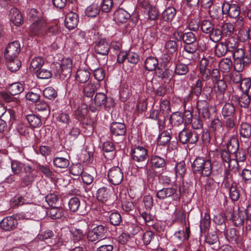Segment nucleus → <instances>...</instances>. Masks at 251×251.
I'll return each instance as SVG.
<instances>
[{
    "label": "nucleus",
    "instance_id": "obj_46",
    "mask_svg": "<svg viewBox=\"0 0 251 251\" xmlns=\"http://www.w3.org/2000/svg\"><path fill=\"white\" fill-rule=\"evenodd\" d=\"M96 85L92 82L87 83L83 88L84 95L88 98L92 97L97 90Z\"/></svg>",
    "mask_w": 251,
    "mask_h": 251
},
{
    "label": "nucleus",
    "instance_id": "obj_40",
    "mask_svg": "<svg viewBox=\"0 0 251 251\" xmlns=\"http://www.w3.org/2000/svg\"><path fill=\"white\" fill-rule=\"evenodd\" d=\"M215 84L214 86L216 92L219 95L224 94L227 88V85L223 78L218 79L217 81H215Z\"/></svg>",
    "mask_w": 251,
    "mask_h": 251
},
{
    "label": "nucleus",
    "instance_id": "obj_13",
    "mask_svg": "<svg viewBox=\"0 0 251 251\" xmlns=\"http://www.w3.org/2000/svg\"><path fill=\"white\" fill-rule=\"evenodd\" d=\"M21 51V45L19 41H14L9 43L7 46L5 52L4 57H17Z\"/></svg>",
    "mask_w": 251,
    "mask_h": 251
},
{
    "label": "nucleus",
    "instance_id": "obj_35",
    "mask_svg": "<svg viewBox=\"0 0 251 251\" xmlns=\"http://www.w3.org/2000/svg\"><path fill=\"white\" fill-rule=\"evenodd\" d=\"M239 143L237 138H232L228 142L227 144V151L230 154L233 155L239 150Z\"/></svg>",
    "mask_w": 251,
    "mask_h": 251
},
{
    "label": "nucleus",
    "instance_id": "obj_53",
    "mask_svg": "<svg viewBox=\"0 0 251 251\" xmlns=\"http://www.w3.org/2000/svg\"><path fill=\"white\" fill-rule=\"evenodd\" d=\"M54 165L60 168H66L69 165V160L64 157H55L53 161Z\"/></svg>",
    "mask_w": 251,
    "mask_h": 251
},
{
    "label": "nucleus",
    "instance_id": "obj_19",
    "mask_svg": "<svg viewBox=\"0 0 251 251\" xmlns=\"http://www.w3.org/2000/svg\"><path fill=\"white\" fill-rule=\"evenodd\" d=\"M78 23V15L73 12H70L67 14L65 19V25L69 30L76 27Z\"/></svg>",
    "mask_w": 251,
    "mask_h": 251
},
{
    "label": "nucleus",
    "instance_id": "obj_47",
    "mask_svg": "<svg viewBox=\"0 0 251 251\" xmlns=\"http://www.w3.org/2000/svg\"><path fill=\"white\" fill-rule=\"evenodd\" d=\"M176 14V10L173 7H169L162 13V16L165 21H171Z\"/></svg>",
    "mask_w": 251,
    "mask_h": 251
},
{
    "label": "nucleus",
    "instance_id": "obj_22",
    "mask_svg": "<svg viewBox=\"0 0 251 251\" xmlns=\"http://www.w3.org/2000/svg\"><path fill=\"white\" fill-rule=\"evenodd\" d=\"M131 15L122 8H119L114 13V20L117 23L126 22L130 18Z\"/></svg>",
    "mask_w": 251,
    "mask_h": 251
},
{
    "label": "nucleus",
    "instance_id": "obj_21",
    "mask_svg": "<svg viewBox=\"0 0 251 251\" xmlns=\"http://www.w3.org/2000/svg\"><path fill=\"white\" fill-rule=\"evenodd\" d=\"M46 22L45 20H40L39 21L33 22L30 26V31L33 35H39L41 34L46 26Z\"/></svg>",
    "mask_w": 251,
    "mask_h": 251
},
{
    "label": "nucleus",
    "instance_id": "obj_42",
    "mask_svg": "<svg viewBox=\"0 0 251 251\" xmlns=\"http://www.w3.org/2000/svg\"><path fill=\"white\" fill-rule=\"evenodd\" d=\"M11 167L14 175H18L22 173L24 169V164L17 160H11Z\"/></svg>",
    "mask_w": 251,
    "mask_h": 251
},
{
    "label": "nucleus",
    "instance_id": "obj_32",
    "mask_svg": "<svg viewBox=\"0 0 251 251\" xmlns=\"http://www.w3.org/2000/svg\"><path fill=\"white\" fill-rule=\"evenodd\" d=\"M47 215L52 219H59L64 215V210L62 208L52 207L48 210Z\"/></svg>",
    "mask_w": 251,
    "mask_h": 251
},
{
    "label": "nucleus",
    "instance_id": "obj_49",
    "mask_svg": "<svg viewBox=\"0 0 251 251\" xmlns=\"http://www.w3.org/2000/svg\"><path fill=\"white\" fill-rule=\"evenodd\" d=\"M178 45L177 42L174 40L167 41L165 45V49L170 54H172L177 51Z\"/></svg>",
    "mask_w": 251,
    "mask_h": 251
},
{
    "label": "nucleus",
    "instance_id": "obj_17",
    "mask_svg": "<svg viewBox=\"0 0 251 251\" xmlns=\"http://www.w3.org/2000/svg\"><path fill=\"white\" fill-rule=\"evenodd\" d=\"M177 192V186L163 188L158 190L156 196L160 200H163L173 197Z\"/></svg>",
    "mask_w": 251,
    "mask_h": 251
},
{
    "label": "nucleus",
    "instance_id": "obj_39",
    "mask_svg": "<svg viewBox=\"0 0 251 251\" xmlns=\"http://www.w3.org/2000/svg\"><path fill=\"white\" fill-rule=\"evenodd\" d=\"M100 6L97 4L93 3L87 7L85 10L86 15L89 17H95L100 13Z\"/></svg>",
    "mask_w": 251,
    "mask_h": 251
},
{
    "label": "nucleus",
    "instance_id": "obj_28",
    "mask_svg": "<svg viewBox=\"0 0 251 251\" xmlns=\"http://www.w3.org/2000/svg\"><path fill=\"white\" fill-rule=\"evenodd\" d=\"M205 241L209 245H214L212 248L213 250H216L220 247L219 238L216 232L209 233L206 236Z\"/></svg>",
    "mask_w": 251,
    "mask_h": 251
},
{
    "label": "nucleus",
    "instance_id": "obj_8",
    "mask_svg": "<svg viewBox=\"0 0 251 251\" xmlns=\"http://www.w3.org/2000/svg\"><path fill=\"white\" fill-rule=\"evenodd\" d=\"M144 208L139 209L141 216L147 224L152 220V216L150 214V210L153 206V199L151 195H146L143 198Z\"/></svg>",
    "mask_w": 251,
    "mask_h": 251
},
{
    "label": "nucleus",
    "instance_id": "obj_4",
    "mask_svg": "<svg viewBox=\"0 0 251 251\" xmlns=\"http://www.w3.org/2000/svg\"><path fill=\"white\" fill-rule=\"evenodd\" d=\"M192 169L194 173L207 176L211 173L212 166L211 161L203 157H198L194 161Z\"/></svg>",
    "mask_w": 251,
    "mask_h": 251
},
{
    "label": "nucleus",
    "instance_id": "obj_30",
    "mask_svg": "<svg viewBox=\"0 0 251 251\" xmlns=\"http://www.w3.org/2000/svg\"><path fill=\"white\" fill-rule=\"evenodd\" d=\"M228 52L225 42H219L215 47L214 53L218 57L225 56Z\"/></svg>",
    "mask_w": 251,
    "mask_h": 251
},
{
    "label": "nucleus",
    "instance_id": "obj_2",
    "mask_svg": "<svg viewBox=\"0 0 251 251\" xmlns=\"http://www.w3.org/2000/svg\"><path fill=\"white\" fill-rule=\"evenodd\" d=\"M72 62L70 58L62 60L61 63L56 62L52 65V69L55 75L61 79L68 78L71 76Z\"/></svg>",
    "mask_w": 251,
    "mask_h": 251
},
{
    "label": "nucleus",
    "instance_id": "obj_36",
    "mask_svg": "<svg viewBox=\"0 0 251 251\" xmlns=\"http://www.w3.org/2000/svg\"><path fill=\"white\" fill-rule=\"evenodd\" d=\"M171 130L162 131L158 138V144L161 146H165L168 144L171 139Z\"/></svg>",
    "mask_w": 251,
    "mask_h": 251
},
{
    "label": "nucleus",
    "instance_id": "obj_7",
    "mask_svg": "<svg viewBox=\"0 0 251 251\" xmlns=\"http://www.w3.org/2000/svg\"><path fill=\"white\" fill-rule=\"evenodd\" d=\"M178 139L183 144H194L199 140V134L194 129L184 128L179 132Z\"/></svg>",
    "mask_w": 251,
    "mask_h": 251
},
{
    "label": "nucleus",
    "instance_id": "obj_54",
    "mask_svg": "<svg viewBox=\"0 0 251 251\" xmlns=\"http://www.w3.org/2000/svg\"><path fill=\"white\" fill-rule=\"evenodd\" d=\"M210 225V217L208 213L204 214V217L201 220L200 229L201 232H205L208 229Z\"/></svg>",
    "mask_w": 251,
    "mask_h": 251
},
{
    "label": "nucleus",
    "instance_id": "obj_56",
    "mask_svg": "<svg viewBox=\"0 0 251 251\" xmlns=\"http://www.w3.org/2000/svg\"><path fill=\"white\" fill-rule=\"evenodd\" d=\"M171 122L175 126H179L183 122V115L180 113L176 112L172 114L171 117Z\"/></svg>",
    "mask_w": 251,
    "mask_h": 251
},
{
    "label": "nucleus",
    "instance_id": "obj_61",
    "mask_svg": "<svg viewBox=\"0 0 251 251\" xmlns=\"http://www.w3.org/2000/svg\"><path fill=\"white\" fill-rule=\"evenodd\" d=\"M190 234V230L189 226H186L185 231L184 230H179L175 233V236L177 239L183 241L187 239L189 237Z\"/></svg>",
    "mask_w": 251,
    "mask_h": 251
},
{
    "label": "nucleus",
    "instance_id": "obj_29",
    "mask_svg": "<svg viewBox=\"0 0 251 251\" xmlns=\"http://www.w3.org/2000/svg\"><path fill=\"white\" fill-rule=\"evenodd\" d=\"M90 73L86 69H78L75 74V79L79 83L86 82L90 78Z\"/></svg>",
    "mask_w": 251,
    "mask_h": 251
},
{
    "label": "nucleus",
    "instance_id": "obj_48",
    "mask_svg": "<svg viewBox=\"0 0 251 251\" xmlns=\"http://www.w3.org/2000/svg\"><path fill=\"white\" fill-rule=\"evenodd\" d=\"M189 69L187 65L179 63L176 65L175 74L178 75H184L189 72Z\"/></svg>",
    "mask_w": 251,
    "mask_h": 251
},
{
    "label": "nucleus",
    "instance_id": "obj_18",
    "mask_svg": "<svg viewBox=\"0 0 251 251\" xmlns=\"http://www.w3.org/2000/svg\"><path fill=\"white\" fill-rule=\"evenodd\" d=\"M111 134L115 136H124L126 133V126L124 123L113 122L110 126Z\"/></svg>",
    "mask_w": 251,
    "mask_h": 251
},
{
    "label": "nucleus",
    "instance_id": "obj_23",
    "mask_svg": "<svg viewBox=\"0 0 251 251\" xmlns=\"http://www.w3.org/2000/svg\"><path fill=\"white\" fill-rule=\"evenodd\" d=\"M231 219L236 226L242 225L246 219V213L244 209L239 208L237 211H234L231 215Z\"/></svg>",
    "mask_w": 251,
    "mask_h": 251
},
{
    "label": "nucleus",
    "instance_id": "obj_1",
    "mask_svg": "<svg viewBox=\"0 0 251 251\" xmlns=\"http://www.w3.org/2000/svg\"><path fill=\"white\" fill-rule=\"evenodd\" d=\"M234 59V68L238 71H243L251 63V54H245L241 46L231 53Z\"/></svg>",
    "mask_w": 251,
    "mask_h": 251
},
{
    "label": "nucleus",
    "instance_id": "obj_43",
    "mask_svg": "<svg viewBox=\"0 0 251 251\" xmlns=\"http://www.w3.org/2000/svg\"><path fill=\"white\" fill-rule=\"evenodd\" d=\"M44 61L43 59L40 57H35L32 59L30 62V70L31 72H35L39 69L44 64Z\"/></svg>",
    "mask_w": 251,
    "mask_h": 251
},
{
    "label": "nucleus",
    "instance_id": "obj_27",
    "mask_svg": "<svg viewBox=\"0 0 251 251\" xmlns=\"http://www.w3.org/2000/svg\"><path fill=\"white\" fill-rule=\"evenodd\" d=\"M9 17L11 22L15 25H19L23 22L22 16L20 12L16 8H12L10 9Z\"/></svg>",
    "mask_w": 251,
    "mask_h": 251
},
{
    "label": "nucleus",
    "instance_id": "obj_51",
    "mask_svg": "<svg viewBox=\"0 0 251 251\" xmlns=\"http://www.w3.org/2000/svg\"><path fill=\"white\" fill-rule=\"evenodd\" d=\"M70 210L72 212H76L81 208L80 201L78 198H71L68 203Z\"/></svg>",
    "mask_w": 251,
    "mask_h": 251
},
{
    "label": "nucleus",
    "instance_id": "obj_64",
    "mask_svg": "<svg viewBox=\"0 0 251 251\" xmlns=\"http://www.w3.org/2000/svg\"><path fill=\"white\" fill-rule=\"evenodd\" d=\"M43 94L45 98L49 100L54 99L57 96L56 90L51 87L45 88L43 92Z\"/></svg>",
    "mask_w": 251,
    "mask_h": 251
},
{
    "label": "nucleus",
    "instance_id": "obj_45",
    "mask_svg": "<svg viewBox=\"0 0 251 251\" xmlns=\"http://www.w3.org/2000/svg\"><path fill=\"white\" fill-rule=\"evenodd\" d=\"M8 89L11 95L15 96L22 93L24 88L23 84L19 82H15L11 84Z\"/></svg>",
    "mask_w": 251,
    "mask_h": 251
},
{
    "label": "nucleus",
    "instance_id": "obj_52",
    "mask_svg": "<svg viewBox=\"0 0 251 251\" xmlns=\"http://www.w3.org/2000/svg\"><path fill=\"white\" fill-rule=\"evenodd\" d=\"M241 90L243 93H245L251 99V83L250 78H244L241 83Z\"/></svg>",
    "mask_w": 251,
    "mask_h": 251
},
{
    "label": "nucleus",
    "instance_id": "obj_6",
    "mask_svg": "<svg viewBox=\"0 0 251 251\" xmlns=\"http://www.w3.org/2000/svg\"><path fill=\"white\" fill-rule=\"evenodd\" d=\"M41 211L43 209L40 206L30 203L26 206L25 211L20 213L19 216L22 219L35 220L40 218Z\"/></svg>",
    "mask_w": 251,
    "mask_h": 251
},
{
    "label": "nucleus",
    "instance_id": "obj_44",
    "mask_svg": "<svg viewBox=\"0 0 251 251\" xmlns=\"http://www.w3.org/2000/svg\"><path fill=\"white\" fill-rule=\"evenodd\" d=\"M225 43L227 46L228 51L231 53H232L242 46L236 39L233 38L228 39Z\"/></svg>",
    "mask_w": 251,
    "mask_h": 251
},
{
    "label": "nucleus",
    "instance_id": "obj_5",
    "mask_svg": "<svg viewBox=\"0 0 251 251\" xmlns=\"http://www.w3.org/2000/svg\"><path fill=\"white\" fill-rule=\"evenodd\" d=\"M214 60L213 57L208 55L203 56L201 59L199 66V76L203 81L210 79V71L213 67Z\"/></svg>",
    "mask_w": 251,
    "mask_h": 251
},
{
    "label": "nucleus",
    "instance_id": "obj_63",
    "mask_svg": "<svg viewBox=\"0 0 251 251\" xmlns=\"http://www.w3.org/2000/svg\"><path fill=\"white\" fill-rule=\"evenodd\" d=\"M37 76L40 79H49L52 76V73L47 69H39L36 71Z\"/></svg>",
    "mask_w": 251,
    "mask_h": 251
},
{
    "label": "nucleus",
    "instance_id": "obj_38",
    "mask_svg": "<svg viewBox=\"0 0 251 251\" xmlns=\"http://www.w3.org/2000/svg\"><path fill=\"white\" fill-rule=\"evenodd\" d=\"M235 107L231 103H226L223 107L222 113L224 117H231L234 115Z\"/></svg>",
    "mask_w": 251,
    "mask_h": 251
},
{
    "label": "nucleus",
    "instance_id": "obj_16",
    "mask_svg": "<svg viewBox=\"0 0 251 251\" xmlns=\"http://www.w3.org/2000/svg\"><path fill=\"white\" fill-rule=\"evenodd\" d=\"M18 225V222L16 218L12 216L4 218L0 222V226L5 231H11L15 229Z\"/></svg>",
    "mask_w": 251,
    "mask_h": 251
},
{
    "label": "nucleus",
    "instance_id": "obj_60",
    "mask_svg": "<svg viewBox=\"0 0 251 251\" xmlns=\"http://www.w3.org/2000/svg\"><path fill=\"white\" fill-rule=\"evenodd\" d=\"M251 101L250 97L245 93H243L238 99V103L241 107L247 108L249 106Z\"/></svg>",
    "mask_w": 251,
    "mask_h": 251
},
{
    "label": "nucleus",
    "instance_id": "obj_25",
    "mask_svg": "<svg viewBox=\"0 0 251 251\" xmlns=\"http://www.w3.org/2000/svg\"><path fill=\"white\" fill-rule=\"evenodd\" d=\"M226 236L229 242L236 244L239 246L242 245V238L237 234L236 230L235 228H232L227 229L226 232Z\"/></svg>",
    "mask_w": 251,
    "mask_h": 251
},
{
    "label": "nucleus",
    "instance_id": "obj_14",
    "mask_svg": "<svg viewBox=\"0 0 251 251\" xmlns=\"http://www.w3.org/2000/svg\"><path fill=\"white\" fill-rule=\"evenodd\" d=\"M94 50L97 54L107 58L110 50V45L105 39H100L95 43Z\"/></svg>",
    "mask_w": 251,
    "mask_h": 251
},
{
    "label": "nucleus",
    "instance_id": "obj_55",
    "mask_svg": "<svg viewBox=\"0 0 251 251\" xmlns=\"http://www.w3.org/2000/svg\"><path fill=\"white\" fill-rule=\"evenodd\" d=\"M215 27L214 24L209 20H203L201 25V28L202 31L208 34Z\"/></svg>",
    "mask_w": 251,
    "mask_h": 251
},
{
    "label": "nucleus",
    "instance_id": "obj_10",
    "mask_svg": "<svg viewBox=\"0 0 251 251\" xmlns=\"http://www.w3.org/2000/svg\"><path fill=\"white\" fill-rule=\"evenodd\" d=\"M106 232V229L105 226L99 225L87 232V238L90 242L101 240L104 238Z\"/></svg>",
    "mask_w": 251,
    "mask_h": 251
},
{
    "label": "nucleus",
    "instance_id": "obj_50",
    "mask_svg": "<svg viewBox=\"0 0 251 251\" xmlns=\"http://www.w3.org/2000/svg\"><path fill=\"white\" fill-rule=\"evenodd\" d=\"M109 197L108 190L106 187H102L97 191V198L102 202L106 201Z\"/></svg>",
    "mask_w": 251,
    "mask_h": 251
},
{
    "label": "nucleus",
    "instance_id": "obj_20",
    "mask_svg": "<svg viewBox=\"0 0 251 251\" xmlns=\"http://www.w3.org/2000/svg\"><path fill=\"white\" fill-rule=\"evenodd\" d=\"M197 108L200 114L205 119H209L211 117L208 102L206 100H200L197 102Z\"/></svg>",
    "mask_w": 251,
    "mask_h": 251
},
{
    "label": "nucleus",
    "instance_id": "obj_58",
    "mask_svg": "<svg viewBox=\"0 0 251 251\" xmlns=\"http://www.w3.org/2000/svg\"><path fill=\"white\" fill-rule=\"evenodd\" d=\"M175 220L181 223L182 224H186L185 214L183 210L176 209L174 212Z\"/></svg>",
    "mask_w": 251,
    "mask_h": 251
},
{
    "label": "nucleus",
    "instance_id": "obj_9",
    "mask_svg": "<svg viewBox=\"0 0 251 251\" xmlns=\"http://www.w3.org/2000/svg\"><path fill=\"white\" fill-rule=\"evenodd\" d=\"M222 12L223 15L236 19L240 15V7L236 3L224 1L222 5Z\"/></svg>",
    "mask_w": 251,
    "mask_h": 251
},
{
    "label": "nucleus",
    "instance_id": "obj_41",
    "mask_svg": "<svg viewBox=\"0 0 251 251\" xmlns=\"http://www.w3.org/2000/svg\"><path fill=\"white\" fill-rule=\"evenodd\" d=\"M222 30L215 27L208 34L210 40L215 43L220 41L222 39Z\"/></svg>",
    "mask_w": 251,
    "mask_h": 251
},
{
    "label": "nucleus",
    "instance_id": "obj_15",
    "mask_svg": "<svg viewBox=\"0 0 251 251\" xmlns=\"http://www.w3.org/2000/svg\"><path fill=\"white\" fill-rule=\"evenodd\" d=\"M240 140L246 142L251 137V125L247 122H242L239 128Z\"/></svg>",
    "mask_w": 251,
    "mask_h": 251
},
{
    "label": "nucleus",
    "instance_id": "obj_26",
    "mask_svg": "<svg viewBox=\"0 0 251 251\" xmlns=\"http://www.w3.org/2000/svg\"><path fill=\"white\" fill-rule=\"evenodd\" d=\"M221 154L223 160L227 163L229 169H233L237 165L236 161L233 159L232 155L228 151L223 150Z\"/></svg>",
    "mask_w": 251,
    "mask_h": 251
},
{
    "label": "nucleus",
    "instance_id": "obj_11",
    "mask_svg": "<svg viewBox=\"0 0 251 251\" xmlns=\"http://www.w3.org/2000/svg\"><path fill=\"white\" fill-rule=\"evenodd\" d=\"M107 176L110 183L114 185H118L123 180L124 174L119 167H114L109 170Z\"/></svg>",
    "mask_w": 251,
    "mask_h": 251
},
{
    "label": "nucleus",
    "instance_id": "obj_59",
    "mask_svg": "<svg viewBox=\"0 0 251 251\" xmlns=\"http://www.w3.org/2000/svg\"><path fill=\"white\" fill-rule=\"evenodd\" d=\"M222 33L226 36L232 35L234 32V25L231 23H226L224 24L222 26Z\"/></svg>",
    "mask_w": 251,
    "mask_h": 251
},
{
    "label": "nucleus",
    "instance_id": "obj_33",
    "mask_svg": "<svg viewBox=\"0 0 251 251\" xmlns=\"http://www.w3.org/2000/svg\"><path fill=\"white\" fill-rule=\"evenodd\" d=\"M26 118L32 128L39 127L42 126V121L40 117L36 115H27Z\"/></svg>",
    "mask_w": 251,
    "mask_h": 251
},
{
    "label": "nucleus",
    "instance_id": "obj_24",
    "mask_svg": "<svg viewBox=\"0 0 251 251\" xmlns=\"http://www.w3.org/2000/svg\"><path fill=\"white\" fill-rule=\"evenodd\" d=\"M8 69L11 72L18 71L21 67V61L17 57H4Z\"/></svg>",
    "mask_w": 251,
    "mask_h": 251
},
{
    "label": "nucleus",
    "instance_id": "obj_37",
    "mask_svg": "<svg viewBox=\"0 0 251 251\" xmlns=\"http://www.w3.org/2000/svg\"><path fill=\"white\" fill-rule=\"evenodd\" d=\"M219 66L223 72H228L232 67V62L230 58H224L219 62Z\"/></svg>",
    "mask_w": 251,
    "mask_h": 251
},
{
    "label": "nucleus",
    "instance_id": "obj_31",
    "mask_svg": "<svg viewBox=\"0 0 251 251\" xmlns=\"http://www.w3.org/2000/svg\"><path fill=\"white\" fill-rule=\"evenodd\" d=\"M151 163L154 168H164L166 166V161L163 157L156 155H152Z\"/></svg>",
    "mask_w": 251,
    "mask_h": 251
},
{
    "label": "nucleus",
    "instance_id": "obj_3",
    "mask_svg": "<svg viewBox=\"0 0 251 251\" xmlns=\"http://www.w3.org/2000/svg\"><path fill=\"white\" fill-rule=\"evenodd\" d=\"M131 158L135 166L139 168L146 167L148 164V151L143 147L138 146L132 149Z\"/></svg>",
    "mask_w": 251,
    "mask_h": 251
},
{
    "label": "nucleus",
    "instance_id": "obj_57",
    "mask_svg": "<svg viewBox=\"0 0 251 251\" xmlns=\"http://www.w3.org/2000/svg\"><path fill=\"white\" fill-rule=\"evenodd\" d=\"M70 172L74 176H81L83 173V167L80 163L73 164L70 168Z\"/></svg>",
    "mask_w": 251,
    "mask_h": 251
},
{
    "label": "nucleus",
    "instance_id": "obj_62",
    "mask_svg": "<svg viewBox=\"0 0 251 251\" xmlns=\"http://www.w3.org/2000/svg\"><path fill=\"white\" fill-rule=\"evenodd\" d=\"M175 170L176 176L182 177L186 172L185 162L181 161L177 163L176 165Z\"/></svg>",
    "mask_w": 251,
    "mask_h": 251
},
{
    "label": "nucleus",
    "instance_id": "obj_34",
    "mask_svg": "<svg viewBox=\"0 0 251 251\" xmlns=\"http://www.w3.org/2000/svg\"><path fill=\"white\" fill-rule=\"evenodd\" d=\"M158 64V60L157 58L154 57H148L145 61V67L149 71H154L156 68Z\"/></svg>",
    "mask_w": 251,
    "mask_h": 251
},
{
    "label": "nucleus",
    "instance_id": "obj_12",
    "mask_svg": "<svg viewBox=\"0 0 251 251\" xmlns=\"http://www.w3.org/2000/svg\"><path fill=\"white\" fill-rule=\"evenodd\" d=\"M107 102V97L102 93L96 94L94 99V102H92L89 105L90 109L92 112H95L99 110L101 107H106Z\"/></svg>",
    "mask_w": 251,
    "mask_h": 251
}]
</instances>
